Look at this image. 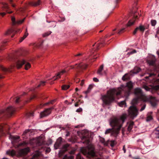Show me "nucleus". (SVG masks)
<instances>
[{"instance_id": "680f3d73", "label": "nucleus", "mask_w": 159, "mask_h": 159, "mask_svg": "<svg viewBox=\"0 0 159 159\" xmlns=\"http://www.w3.org/2000/svg\"><path fill=\"white\" fill-rule=\"evenodd\" d=\"M78 103H76L75 104V107H77L78 106Z\"/></svg>"}, {"instance_id": "774afa93", "label": "nucleus", "mask_w": 159, "mask_h": 159, "mask_svg": "<svg viewBox=\"0 0 159 159\" xmlns=\"http://www.w3.org/2000/svg\"><path fill=\"white\" fill-rule=\"evenodd\" d=\"M157 54L158 55V56L159 57V50H158V51H157Z\"/></svg>"}, {"instance_id": "c756f323", "label": "nucleus", "mask_w": 159, "mask_h": 159, "mask_svg": "<svg viewBox=\"0 0 159 159\" xmlns=\"http://www.w3.org/2000/svg\"><path fill=\"white\" fill-rule=\"evenodd\" d=\"M129 78V77L128 76L127 74H125L122 77V80H126L128 79Z\"/></svg>"}, {"instance_id": "ddd939ff", "label": "nucleus", "mask_w": 159, "mask_h": 159, "mask_svg": "<svg viewBox=\"0 0 159 159\" xmlns=\"http://www.w3.org/2000/svg\"><path fill=\"white\" fill-rule=\"evenodd\" d=\"M61 142V138H59L57 140L56 142L54 145V148L55 149H57L59 148Z\"/></svg>"}, {"instance_id": "bb28decb", "label": "nucleus", "mask_w": 159, "mask_h": 159, "mask_svg": "<svg viewBox=\"0 0 159 159\" xmlns=\"http://www.w3.org/2000/svg\"><path fill=\"white\" fill-rule=\"evenodd\" d=\"M69 87V85H64L62 86L61 88L63 90H66L68 89Z\"/></svg>"}, {"instance_id": "72a5a7b5", "label": "nucleus", "mask_w": 159, "mask_h": 159, "mask_svg": "<svg viewBox=\"0 0 159 159\" xmlns=\"http://www.w3.org/2000/svg\"><path fill=\"white\" fill-rule=\"evenodd\" d=\"M11 19L13 25H15L16 23V22L15 21V18L13 16H12L11 17Z\"/></svg>"}, {"instance_id": "5fc2aeb1", "label": "nucleus", "mask_w": 159, "mask_h": 159, "mask_svg": "<svg viewBox=\"0 0 159 159\" xmlns=\"http://www.w3.org/2000/svg\"><path fill=\"white\" fill-rule=\"evenodd\" d=\"M124 28H122L120 30V31L118 32V33L119 34L121 33L124 30Z\"/></svg>"}, {"instance_id": "338daca9", "label": "nucleus", "mask_w": 159, "mask_h": 159, "mask_svg": "<svg viewBox=\"0 0 159 159\" xmlns=\"http://www.w3.org/2000/svg\"><path fill=\"white\" fill-rule=\"evenodd\" d=\"M154 75V74H150L149 75V77H150V76H152V75Z\"/></svg>"}, {"instance_id": "4468645a", "label": "nucleus", "mask_w": 159, "mask_h": 159, "mask_svg": "<svg viewBox=\"0 0 159 159\" xmlns=\"http://www.w3.org/2000/svg\"><path fill=\"white\" fill-rule=\"evenodd\" d=\"M2 8L3 11H5L8 13H11L12 12V11L8 12V10L9 9L8 4L6 3H3L2 4Z\"/></svg>"}, {"instance_id": "b1692460", "label": "nucleus", "mask_w": 159, "mask_h": 159, "mask_svg": "<svg viewBox=\"0 0 159 159\" xmlns=\"http://www.w3.org/2000/svg\"><path fill=\"white\" fill-rule=\"evenodd\" d=\"M93 88V85L92 84H90L89 85L87 90L85 92V93L87 94L88 93H89L90 90H91V89Z\"/></svg>"}, {"instance_id": "ea45409f", "label": "nucleus", "mask_w": 159, "mask_h": 159, "mask_svg": "<svg viewBox=\"0 0 159 159\" xmlns=\"http://www.w3.org/2000/svg\"><path fill=\"white\" fill-rule=\"evenodd\" d=\"M78 66H79V67L82 68H85L87 66V65H84V66L81 64H79L78 65Z\"/></svg>"}, {"instance_id": "49530a36", "label": "nucleus", "mask_w": 159, "mask_h": 159, "mask_svg": "<svg viewBox=\"0 0 159 159\" xmlns=\"http://www.w3.org/2000/svg\"><path fill=\"white\" fill-rule=\"evenodd\" d=\"M82 111V109L81 108H79L77 109L76 111L77 112H80Z\"/></svg>"}, {"instance_id": "c9c22d12", "label": "nucleus", "mask_w": 159, "mask_h": 159, "mask_svg": "<svg viewBox=\"0 0 159 159\" xmlns=\"http://www.w3.org/2000/svg\"><path fill=\"white\" fill-rule=\"evenodd\" d=\"M46 82L45 81H41L40 82V83L39 84L38 86V87H40V86H44L45 85V83H46Z\"/></svg>"}, {"instance_id": "a211bd4d", "label": "nucleus", "mask_w": 159, "mask_h": 159, "mask_svg": "<svg viewBox=\"0 0 159 159\" xmlns=\"http://www.w3.org/2000/svg\"><path fill=\"white\" fill-rule=\"evenodd\" d=\"M134 123L133 121H130L128 123L129 125L128 128V131H130L131 130L134 125Z\"/></svg>"}, {"instance_id": "bf43d9fd", "label": "nucleus", "mask_w": 159, "mask_h": 159, "mask_svg": "<svg viewBox=\"0 0 159 159\" xmlns=\"http://www.w3.org/2000/svg\"><path fill=\"white\" fill-rule=\"evenodd\" d=\"M123 150H124V153H125V152H126V150H125V146H123Z\"/></svg>"}, {"instance_id": "4d7b16f0", "label": "nucleus", "mask_w": 159, "mask_h": 159, "mask_svg": "<svg viewBox=\"0 0 159 159\" xmlns=\"http://www.w3.org/2000/svg\"><path fill=\"white\" fill-rule=\"evenodd\" d=\"M19 99H20L19 97H18V98H17L16 100V103H18L19 102Z\"/></svg>"}, {"instance_id": "7c9ffc66", "label": "nucleus", "mask_w": 159, "mask_h": 159, "mask_svg": "<svg viewBox=\"0 0 159 159\" xmlns=\"http://www.w3.org/2000/svg\"><path fill=\"white\" fill-rule=\"evenodd\" d=\"M69 146V145L68 144H66L64 145L63 147V148L64 149V152H65L67 151V148Z\"/></svg>"}, {"instance_id": "cd10ccee", "label": "nucleus", "mask_w": 159, "mask_h": 159, "mask_svg": "<svg viewBox=\"0 0 159 159\" xmlns=\"http://www.w3.org/2000/svg\"><path fill=\"white\" fill-rule=\"evenodd\" d=\"M31 66L30 64L27 62L26 63L25 66V69L26 70H28L29 68Z\"/></svg>"}, {"instance_id": "69168bd1", "label": "nucleus", "mask_w": 159, "mask_h": 159, "mask_svg": "<svg viewBox=\"0 0 159 159\" xmlns=\"http://www.w3.org/2000/svg\"><path fill=\"white\" fill-rule=\"evenodd\" d=\"M70 67H71V69H73L74 68V66H70Z\"/></svg>"}, {"instance_id": "a19ab883", "label": "nucleus", "mask_w": 159, "mask_h": 159, "mask_svg": "<svg viewBox=\"0 0 159 159\" xmlns=\"http://www.w3.org/2000/svg\"><path fill=\"white\" fill-rule=\"evenodd\" d=\"M40 1L38 0L37 2H35L33 5L34 6H37L39 5Z\"/></svg>"}, {"instance_id": "f257e3e1", "label": "nucleus", "mask_w": 159, "mask_h": 159, "mask_svg": "<svg viewBox=\"0 0 159 159\" xmlns=\"http://www.w3.org/2000/svg\"><path fill=\"white\" fill-rule=\"evenodd\" d=\"M133 86V83L130 81L127 83L126 86L121 85L120 87L117 88H113L107 91L106 95H102L101 99L103 103L106 105H109L115 100V95H118L120 94L124 89H127L125 92V96L128 97L130 94V91Z\"/></svg>"}, {"instance_id": "9b49d317", "label": "nucleus", "mask_w": 159, "mask_h": 159, "mask_svg": "<svg viewBox=\"0 0 159 159\" xmlns=\"http://www.w3.org/2000/svg\"><path fill=\"white\" fill-rule=\"evenodd\" d=\"M145 27L144 25H140L139 27H137L133 32L134 34H135L139 30L142 32H143L145 30Z\"/></svg>"}, {"instance_id": "f8f14e48", "label": "nucleus", "mask_w": 159, "mask_h": 159, "mask_svg": "<svg viewBox=\"0 0 159 159\" xmlns=\"http://www.w3.org/2000/svg\"><path fill=\"white\" fill-rule=\"evenodd\" d=\"M25 63V61L24 60H17L16 62V67L17 68H20Z\"/></svg>"}, {"instance_id": "aec40b11", "label": "nucleus", "mask_w": 159, "mask_h": 159, "mask_svg": "<svg viewBox=\"0 0 159 159\" xmlns=\"http://www.w3.org/2000/svg\"><path fill=\"white\" fill-rule=\"evenodd\" d=\"M155 82V84H158L154 86L153 89L155 90H158L159 89V79L156 80Z\"/></svg>"}, {"instance_id": "5701e85b", "label": "nucleus", "mask_w": 159, "mask_h": 159, "mask_svg": "<svg viewBox=\"0 0 159 159\" xmlns=\"http://www.w3.org/2000/svg\"><path fill=\"white\" fill-rule=\"evenodd\" d=\"M103 65H101L100 66V68H99V69H98V72H97L98 74L100 75H102V71L103 70Z\"/></svg>"}, {"instance_id": "c03bdc74", "label": "nucleus", "mask_w": 159, "mask_h": 159, "mask_svg": "<svg viewBox=\"0 0 159 159\" xmlns=\"http://www.w3.org/2000/svg\"><path fill=\"white\" fill-rule=\"evenodd\" d=\"M145 107H146V105H144L143 107H142L140 109V111H142L143 110L145 109Z\"/></svg>"}, {"instance_id": "f704fd0d", "label": "nucleus", "mask_w": 159, "mask_h": 159, "mask_svg": "<svg viewBox=\"0 0 159 159\" xmlns=\"http://www.w3.org/2000/svg\"><path fill=\"white\" fill-rule=\"evenodd\" d=\"M25 18H24L22 20H19L17 21H16V23L18 24H20L22 23L24 21Z\"/></svg>"}, {"instance_id": "412c9836", "label": "nucleus", "mask_w": 159, "mask_h": 159, "mask_svg": "<svg viewBox=\"0 0 159 159\" xmlns=\"http://www.w3.org/2000/svg\"><path fill=\"white\" fill-rule=\"evenodd\" d=\"M119 105L122 107H125L126 106V104L125 101H122L118 103Z\"/></svg>"}, {"instance_id": "0e129e2a", "label": "nucleus", "mask_w": 159, "mask_h": 159, "mask_svg": "<svg viewBox=\"0 0 159 159\" xmlns=\"http://www.w3.org/2000/svg\"><path fill=\"white\" fill-rule=\"evenodd\" d=\"M50 104V102H47V103H46L44 104V105H48V104Z\"/></svg>"}, {"instance_id": "7ed1b4c3", "label": "nucleus", "mask_w": 159, "mask_h": 159, "mask_svg": "<svg viewBox=\"0 0 159 159\" xmlns=\"http://www.w3.org/2000/svg\"><path fill=\"white\" fill-rule=\"evenodd\" d=\"M134 94L137 98L133 99L132 101L133 104L136 103L139 100L143 102H150L151 105L155 107L157 104V100L156 98L151 96H146L143 94L141 89L136 88L134 90Z\"/></svg>"}, {"instance_id": "3c124183", "label": "nucleus", "mask_w": 159, "mask_h": 159, "mask_svg": "<svg viewBox=\"0 0 159 159\" xmlns=\"http://www.w3.org/2000/svg\"><path fill=\"white\" fill-rule=\"evenodd\" d=\"M84 80H81V82L80 83V85L81 86H82L84 84Z\"/></svg>"}, {"instance_id": "4c0bfd02", "label": "nucleus", "mask_w": 159, "mask_h": 159, "mask_svg": "<svg viewBox=\"0 0 159 159\" xmlns=\"http://www.w3.org/2000/svg\"><path fill=\"white\" fill-rule=\"evenodd\" d=\"M157 23V21L156 20H152L151 21V24L152 26H154Z\"/></svg>"}, {"instance_id": "603ef678", "label": "nucleus", "mask_w": 159, "mask_h": 159, "mask_svg": "<svg viewBox=\"0 0 159 159\" xmlns=\"http://www.w3.org/2000/svg\"><path fill=\"white\" fill-rule=\"evenodd\" d=\"M6 14V13L5 12H2L0 13V15L2 16H5Z\"/></svg>"}, {"instance_id": "6ab92c4d", "label": "nucleus", "mask_w": 159, "mask_h": 159, "mask_svg": "<svg viewBox=\"0 0 159 159\" xmlns=\"http://www.w3.org/2000/svg\"><path fill=\"white\" fill-rule=\"evenodd\" d=\"M28 33L27 32V29H26V32L25 34H24L23 36L21 38V39H20V42H21L28 35Z\"/></svg>"}, {"instance_id": "0eeeda50", "label": "nucleus", "mask_w": 159, "mask_h": 159, "mask_svg": "<svg viewBox=\"0 0 159 159\" xmlns=\"http://www.w3.org/2000/svg\"><path fill=\"white\" fill-rule=\"evenodd\" d=\"M52 108H51L47 109L44 111L41 112L40 114V117L42 118L49 115L51 112V109Z\"/></svg>"}, {"instance_id": "6e6552de", "label": "nucleus", "mask_w": 159, "mask_h": 159, "mask_svg": "<svg viewBox=\"0 0 159 159\" xmlns=\"http://www.w3.org/2000/svg\"><path fill=\"white\" fill-rule=\"evenodd\" d=\"M30 151V149L27 148L19 150L18 151V156H21L25 155Z\"/></svg>"}, {"instance_id": "4be33fe9", "label": "nucleus", "mask_w": 159, "mask_h": 159, "mask_svg": "<svg viewBox=\"0 0 159 159\" xmlns=\"http://www.w3.org/2000/svg\"><path fill=\"white\" fill-rule=\"evenodd\" d=\"M155 61V60L154 59L150 60H148L147 62L149 65L153 66L154 65Z\"/></svg>"}, {"instance_id": "20e7f679", "label": "nucleus", "mask_w": 159, "mask_h": 159, "mask_svg": "<svg viewBox=\"0 0 159 159\" xmlns=\"http://www.w3.org/2000/svg\"><path fill=\"white\" fill-rule=\"evenodd\" d=\"M84 143L88 144V146L85 148H81V151L84 155H90L93 157L95 156L94 148V146L91 144H89V141L88 139H86L85 141L83 142Z\"/></svg>"}, {"instance_id": "423d86ee", "label": "nucleus", "mask_w": 159, "mask_h": 159, "mask_svg": "<svg viewBox=\"0 0 159 159\" xmlns=\"http://www.w3.org/2000/svg\"><path fill=\"white\" fill-rule=\"evenodd\" d=\"M29 143L31 145L36 144L37 145L39 146L41 145L43 143V142L41 139H33L30 141Z\"/></svg>"}, {"instance_id": "a878e982", "label": "nucleus", "mask_w": 159, "mask_h": 159, "mask_svg": "<svg viewBox=\"0 0 159 159\" xmlns=\"http://www.w3.org/2000/svg\"><path fill=\"white\" fill-rule=\"evenodd\" d=\"M134 20H130L128 22L127 25L128 26H130L134 24Z\"/></svg>"}, {"instance_id": "9d476101", "label": "nucleus", "mask_w": 159, "mask_h": 159, "mask_svg": "<svg viewBox=\"0 0 159 159\" xmlns=\"http://www.w3.org/2000/svg\"><path fill=\"white\" fill-rule=\"evenodd\" d=\"M9 138L11 140V142L13 144L14 142H17L19 141L20 137L18 136H14L10 135Z\"/></svg>"}, {"instance_id": "e2e57ef3", "label": "nucleus", "mask_w": 159, "mask_h": 159, "mask_svg": "<svg viewBox=\"0 0 159 159\" xmlns=\"http://www.w3.org/2000/svg\"><path fill=\"white\" fill-rule=\"evenodd\" d=\"M81 55V54L79 53L75 55V56H78Z\"/></svg>"}, {"instance_id": "de8ad7c7", "label": "nucleus", "mask_w": 159, "mask_h": 159, "mask_svg": "<svg viewBox=\"0 0 159 159\" xmlns=\"http://www.w3.org/2000/svg\"><path fill=\"white\" fill-rule=\"evenodd\" d=\"M93 80L96 82H98L99 81L96 78H93Z\"/></svg>"}, {"instance_id": "2f4dec72", "label": "nucleus", "mask_w": 159, "mask_h": 159, "mask_svg": "<svg viewBox=\"0 0 159 159\" xmlns=\"http://www.w3.org/2000/svg\"><path fill=\"white\" fill-rule=\"evenodd\" d=\"M51 33V32L50 31L46 33H45L44 34H43V37H45L47 36L49 34H50Z\"/></svg>"}, {"instance_id": "2eb2a0df", "label": "nucleus", "mask_w": 159, "mask_h": 159, "mask_svg": "<svg viewBox=\"0 0 159 159\" xmlns=\"http://www.w3.org/2000/svg\"><path fill=\"white\" fill-rule=\"evenodd\" d=\"M11 115H12L15 111V109L11 106L8 107L6 110Z\"/></svg>"}, {"instance_id": "dca6fc26", "label": "nucleus", "mask_w": 159, "mask_h": 159, "mask_svg": "<svg viewBox=\"0 0 159 159\" xmlns=\"http://www.w3.org/2000/svg\"><path fill=\"white\" fill-rule=\"evenodd\" d=\"M152 119V112H149L147 114V117L146 118V121H150Z\"/></svg>"}, {"instance_id": "39448f33", "label": "nucleus", "mask_w": 159, "mask_h": 159, "mask_svg": "<svg viewBox=\"0 0 159 159\" xmlns=\"http://www.w3.org/2000/svg\"><path fill=\"white\" fill-rule=\"evenodd\" d=\"M129 115L130 116L134 118L137 116L138 114V110L134 106L130 107L128 110Z\"/></svg>"}, {"instance_id": "58836bf2", "label": "nucleus", "mask_w": 159, "mask_h": 159, "mask_svg": "<svg viewBox=\"0 0 159 159\" xmlns=\"http://www.w3.org/2000/svg\"><path fill=\"white\" fill-rule=\"evenodd\" d=\"M13 31V30L11 29V30H7V31L5 33V34L6 35H8L9 34L11 33H12Z\"/></svg>"}, {"instance_id": "473e14b6", "label": "nucleus", "mask_w": 159, "mask_h": 159, "mask_svg": "<svg viewBox=\"0 0 159 159\" xmlns=\"http://www.w3.org/2000/svg\"><path fill=\"white\" fill-rule=\"evenodd\" d=\"M74 157L72 156H70L69 157H67L66 155H65L63 159H73Z\"/></svg>"}, {"instance_id": "1a4fd4ad", "label": "nucleus", "mask_w": 159, "mask_h": 159, "mask_svg": "<svg viewBox=\"0 0 159 159\" xmlns=\"http://www.w3.org/2000/svg\"><path fill=\"white\" fill-rule=\"evenodd\" d=\"M68 70H62L61 71L58 72L53 77L54 78V80H56L59 78L61 77V75H62L64 73H66L67 71H68Z\"/></svg>"}, {"instance_id": "8fccbe9b", "label": "nucleus", "mask_w": 159, "mask_h": 159, "mask_svg": "<svg viewBox=\"0 0 159 159\" xmlns=\"http://www.w3.org/2000/svg\"><path fill=\"white\" fill-rule=\"evenodd\" d=\"M36 96L34 95H32L30 98V100H31L35 97Z\"/></svg>"}, {"instance_id": "a18cd8bd", "label": "nucleus", "mask_w": 159, "mask_h": 159, "mask_svg": "<svg viewBox=\"0 0 159 159\" xmlns=\"http://www.w3.org/2000/svg\"><path fill=\"white\" fill-rule=\"evenodd\" d=\"M76 159H82L81 158L80 154H78L77 156Z\"/></svg>"}, {"instance_id": "6e6d98bb", "label": "nucleus", "mask_w": 159, "mask_h": 159, "mask_svg": "<svg viewBox=\"0 0 159 159\" xmlns=\"http://www.w3.org/2000/svg\"><path fill=\"white\" fill-rule=\"evenodd\" d=\"M51 151V149L49 148H48L46 150V152H49Z\"/></svg>"}, {"instance_id": "09e8293b", "label": "nucleus", "mask_w": 159, "mask_h": 159, "mask_svg": "<svg viewBox=\"0 0 159 159\" xmlns=\"http://www.w3.org/2000/svg\"><path fill=\"white\" fill-rule=\"evenodd\" d=\"M114 145H115L114 141H111V147H113L114 146Z\"/></svg>"}, {"instance_id": "f03ea898", "label": "nucleus", "mask_w": 159, "mask_h": 159, "mask_svg": "<svg viewBox=\"0 0 159 159\" xmlns=\"http://www.w3.org/2000/svg\"><path fill=\"white\" fill-rule=\"evenodd\" d=\"M126 116V114H124L119 118L115 117L112 119L110 122V124L111 126L114 127V129H107L106 130L105 134H106L111 133V136H116L119 134L120 129L124 122Z\"/></svg>"}, {"instance_id": "864d4df0", "label": "nucleus", "mask_w": 159, "mask_h": 159, "mask_svg": "<svg viewBox=\"0 0 159 159\" xmlns=\"http://www.w3.org/2000/svg\"><path fill=\"white\" fill-rule=\"evenodd\" d=\"M27 144V143H26L25 142H24L22 143H21L20 144V145H26Z\"/></svg>"}, {"instance_id": "13d9d810", "label": "nucleus", "mask_w": 159, "mask_h": 159, "mask_svg": "<svg viewBox=\"0 0 159 159\" xmlns=\"http://www.w3.org/2000/svg\"><path fill=\"white\" fill-rule=\"evenodd\" d=\"M3 128V126H2V125H0V132H2V128Z\"/></svg>"}, {"instance_id": "e433bc0d", "label": "nucleus", "mask_w": 159, "mask_h": 159, "mask_svg": "<svg viewBox=\"0 0 159 159\" xmlns=\"http://www.w3.org/2000/svg\"><path fill=\"white\" fill-rule=\"evenodd\" d=\"M136 52V50L134 49H133L132 51L130 52H129L128 53V54L131 55L135 53Z\"/></svg>"}, {"instance_id": "052dcab7", "label": "nucleus", "mask_w": 159, "mask_h": 159, "mask_svg": "<svg viewBox=\"0 0 159 159\" xmlns=\"http://www.w3.org/2000/svg\"><path fill=\"white\" fill-rule=\"evenodd\" d=\"M55 100H52L49 102L50 104H52Z\"/></svg>"}, {"instance_id": "79ce46f5", "label": "nucleus", "mask_w": 159, "mask_h": 159, "mask_svg": "<svg viewBox=\"0 0 159 159\" xmlns=\"http://www.w3.org/2000/svg\"><path fill=\"white\" fill-rule=\"evenodd\" d=\"M143 88L145 90H146L147 91H150L151 89L147 86H144Z\"/></svg>"}, {"instance_id": "c85d7f7f", "label": "nucleus", "mask_w": 159, "mask_h": 159, "mask_svg": "<svg viewBox=\"0 0 159 159\" xmlns=\"http://www.w3.org/2000/svg\"><path fill=\"white\" fill-rule=\"evenodd\" d=\"M0 69L4 71H9V69L4 67L2 66H0Z\"/></svg>"}, {"instance_id": "f3484780", "label": "nucleus", "mask_w": 159, "mask_h": 159, "mask_svg": "<svg viewBox=\"0 0 159 159\" xmlns=\"http://www.w3.org/2000/svg\"><path fill=\"white\" fill-rule=\"evenodd\" d=\"M6 154H7L9 155H11V156H13L14 155L16 154V152L15 151L13 150H9L7 151L6 152Z\"/></svg>"}, {"instance_id": "393cba45", "label": "nucleus", "mask_w": 159, "mask_h": 159, "mask_svg": "<svg viewBox=\"0 0 159 159\" xmlns=\"http://www.w3.org/2000/svg\"><path fill=\"white\" fill-rule=\"evenodd\" d=\"M41 154V152H40L39 151H38L37 152L34 154L33 157H32L31 159H33L34 158H35V157H37L39 156Z\"/></svg>"}, {"instance_id": "37998d69", "label": "nucleus", "mask_w": 159, "mask_h": 159, "mask_svg": "<svg viewBox=\"0 0 159 159\" xmlns=\"http://www.w3.org/2000/svg\"><path fill=\"white\" fill-rule=\"evenodd\" d=\"M30 130H26L24 131L23 132V135H25L26 134H28V132H29Z\"/></svg>"}]
</instances>
